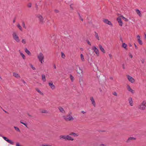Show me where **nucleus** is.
<instances>
[{
	"label": "nucleus",
	"instance_id": "nucleus-16",
	"mask_svg": "<svg viewBox=\"0 0 146 146\" xmlns=\"http://www.w3.org/2000/svg\"><path fill=\"white\" fill-rule=\"evenodd\" d=\"M99 47L100 48V50L102 52L104 53H105L106 52L105 50H104V48L102 47V46L100 44L99 45Z\"/></svg>",
	"mask_w": 146,
	"mask_h": 146
},
{
	"label": "nucleus",
	"instance_id": "nucleus-40",
	"mask_svg": "<svg viewBox=\"0 0 146 146\" xmlns=\"http://www.w3.org/2000/svg\"><path fill=\"white\" fill-rule=\"evenodd\" d=\"M87 42L88 44L90 46H91V44L90 43V42L88 40H87Z\"/></svg>",
	"mask_w": 146,
	"mask_h": 146
},
{
	"label": "nucleus",
	"instance_id": "nucleus-34",
	"mask_svg": "<svg viewBox=\"0 0 146 146\" xmlns=\"http://www.w3.org/2000/svg\"><path fill=\"white\" fill-rule=\"evenodd\" d=\"M61 54H62V57L63 58H64L65 57V54L63 52L61 53Z\"/></svg>",
	"mask_w": 146,
	"mask_h": 146
},
{
	"label": "nucleus",
	"instance_id": "nucleus-37",
	"mask_svg": "<svg viewBox=\"0 0 146 146\" xmlns=\"http://www.w3.org/2000/svg\"><path fill=\"white\" fill-rule=\"evenodd\" d=\"M20 123L22 124H23V125H25L26 127H27V124L25 123H23V122H22L21 121H20Z\"/></svg>",
	"mask_w": 146,
	"mask_h": 146
},
{
	"label": "nucleus",
	"instance_id": "nucleus-8",
	"mask_svg": "<svg viewBox=\"0 0 146 146\" xmlns=\"http://www.w3.org/2000/svg\"><path fill=\"white\" fill-rule=\"evenodd\" d=\"M127 77L128 80L131 82L133 83L135 82V80L132 77H131L129 75H127Z\"/></svg>",
	"mask_w": 146,
	"mask_h": 146
},
{
	"label": "nucleus",
	"instance_id": "nucleus-32",
	"mask_svg": "<svg viewBox=\"0 0 146 146\" xmlns=\"http://www.w3.org/2000/svg\"><path fill=\"white\" fill-rule=\"evenodd\" d=\"M41 112L42 113H48V112L46 110H42Z\"/></svg>",
	"mask_w": 146,
	"mask_h": 146
},
{
	"label": "nucleus",
	"instance_id": "nucleus-15",
	"mask_svg": "<svg viewBox=\"0 0 146 146\" xmlns=\"http://www.w3.org/2000/svg\"><path fill=\"white\" fill-rule=\"evenodd\" d=\"M138 38V42L139 44L140 45H142L143 44V42L140 39V36L139 35H138L137 36Z\"/></svg>",
	"mask_w": 146,
	"mask_h": 146
},
{
	"label": "nucleus",
	"instance_id": "nucleus-12",
	"mask_svg": "<svg viewBox=\"0 0 146 146\" xmlns=\"http://www.w3.org/2000/svg\"><path fill=\"white\" fill-rule=\"evenodd\" d=\"M127 89L129 91L131 92L132 94H134L135 93L134 90H133L130 87V86L128 85L127 86Z\"/></svg>",
	"mask_w": 146,
	"mask_h": 146
},
{
	"label": "nucleus",
	"instance_id": "nucleus-17",
	"mask_svg": "<svg viewBox=\"0 0 146 146\" xmlns=\"http://www.w3.org/2000/svg\"><path fill=\"white\" fill-rule=\"evenodd\" d=\"M128 100L129 102V103L130 104V105L131 106H132L133 105V101L132 100V98H131L130 97L128 99Z\"/></svg>",
	"mask_w": 146,
	"mask_h": 146
},
{
	"label": "nucleus",
	"instance_id": "nucleus-19",
	"mask_svg": "<svg viewBox=\"0 0 146 146\" xmlns=\"http://www.w3.org/2000/svg\"><path fill=\"white\" fill-rule=\"evenodd\" d=\"M58 109L59 110L60 112L62 113H64L65 111L64 110V109L61 107H60L58 108Z\"/></svg>",
	"mask_w": 146,
	"mask_h": 146
},
{
	"label": "nucleus",
	"instance_id": "nucleus-55",
	"mask_svg": "<svg viewBox=\"0 0 146 146\" xmlns=\"http://www.w3.org/2000/svg\"><path fill=\"white\" fill-rule=\"evenodd\" d=\"M54 69H56V66L55 64H54Z\"/></svg>",
	"mask_w": 146,
	"mask_h": 146
},
{
	"label": "nucleus",
	"instance_id": "nucleus-26",
	"mask_svg": "<svg viewBox=\"0 0 146 146\" xmlns=\"http://www.w3.org/2000/svg\"><path fill=\"white\" fill-rule=\"evenodd\" d=\"M127 46V45L125 43H124L122 44V47L125 48L126 50H127V49L126 48Z\"/></svg>",
	"mask_w": 146,
	"mask_h": 146
},
{
	"label": "nucleus",
	"instance_id": "nucleus-38",
	"mask_svg": "<svg viewBox=\"0 0 146 146\" xmlns=\"http://www.w3.org/2000/svg\"><path fill=\"white\" fill-rule=\"evenodd\" d=\"M78 15L79 16V17H80V19L82 21H83V19L82 18H81V17L80 15V14L79 13H78Z\"/></svg>",
	"mask_w": 146,
	"mask_h": 146
},
{
	"label": "nucleus",
	"instance_id": "nucleus-51",
	"mask_svg": "<svg viewBox=\"0 0 146 146\" xmlns=\"http://www.w3.org/2000/svg\"><path fill=\"white\" fill-rule=\"evenodd\" d=\"M81 113H83V114H84V113H86V112L84 111H81Z\"/></svg>",
	"mask_w": 146,
	"mask_h": 146
},
{
	"label": "nucleus",
	"instance_id": "nucleus-31",
	"mask_svg": "<svg viewBox=\"0 0 146 146\" xmlns=\"http://www.w3.org/2000/svg\"><path fill=\"white\" fill-rule=\"evenodd\" d=\"M22 25H23V28L25 29H26V27L25 26V22L24 21H23L22 22Z\"/></svg>",
	"mask_w": 146,
	"mask_h": 146
},
{
	"label": "nucleus",
	"instance_id": "nucleus-35",
	"mask_svg": "<svg viewBox=\"0 0 146 146\" xmlns=\"http://www.w3.org/2000/svg\"><path fill=\"white\" fill-rule=\"evenodd\" d=\"M31 3H29L28 5H27V6L28 7H29V8H30L31 7Z\"/></svg>",
	"mask_w": 146,
	"mask_h": 146
},
{
	"label": "nucleus",
	"instance_id": "nucleus-4",
	"mask_svg": "<svg viewBox=\"0 0 146 146\" xmlns=\"http://www.w3.org/2000/svg\"><path fill=\"white\" fill-rule=\"evenodd\" d=\"M12 36L13 39L17 42H19L20 40L18 36L17 35L16 33L14 32L12 34Z\"/></svg>",
	"mask_w": 146,
	"mask_h": 146
},
{
	"label": "nucleus",
	"instance_id": "nucleus-11",
	"mask_svg": "<svg viewBox=\"0 0 146 146\" xmlns=\"http://www.w3.org/2000/svg\"><path fill=\"white\" fill-rule=\"evenodd\" d=\"M117 21L119 23V25L120 26H122L123 25V22L121 18H118L117 19Z\"/></svg>",
	"mask_w": 146,
	"mask_h": 146
},
{
	"label": "nucleus",
	"instance_id": "nucleus-39",
	"mask_svg": "<svg viewBox=\"0 0 146 146\" xmlns=\"http://www.w3.org/2000/svg\"><path fill=\"white\" fill-rule=\"evenodd\" d=\"M113 94L115 96H117V93L116 92H114L113 93Z\"/></svg>",
	"mask_w": 146,
	"mask_h": 146
},
{
	"label": "nucleus",
	"instance_id": "nucleus-61",
	"mask_svg": "<svg viewBox=\"0 0 146 146\" xmlns=\"http://www.w3.org/2000/svg\"><path fill=\"white\" fill-rule=\"evenodd\" d=\"M81 73H82V70H81Z\"/></svg>",
	"mask_w": 146,
	"mask_h": 146
},
{
	"label": "nucleus",
	"instance_id": "nucleus-43",
	"mask_svg": "<svg viewBox=\"0 0 146 146\" xmlns=\"http://www.w3.org/2000/svg\"><path fill=\"white\" fill-rule=\"evenodd\" d=\"M31 68H32V69L33 70H35V68L34 67H33V65H31Z\"/></svg>",
	"mask_w": 146,
	"mask_h": 146
},
{
	"label": "nucleus",
	"instance_id": "nucleus-47",
	"mask_svg": "<svg viewBox=\"0 0 146 146\" xmlns=\"http://www.w3.org/2000/svg\"><path fill=\"white\" fill-rule=\"evenodd\" d=\"M109 56L111 59L112 58V56L111 54H109Z\"/></svg>",
	"mask_w": 146,
	"mask_h": 146
},
{
	"label": "nucleus",
	"instance_id": "nucleus-7",
	"mask_svg": "<svg viewBox=\"0 0 146 146\" xmlns=\"http://www.w3.org/2000/svg\"><path fill=\"white\" fill-rule=\"evenodd\" d=\"M92 50L95 52L97 56H98L99 55V50L95 46H94L92 48Z\"/></svg>",
	"mask_w": 146,
	"mask_h": 146
},
{
	"label": "nucleus",
	"instance_id": "nucleus-46",
	"mask_svg": "<svg viewBox=\"0 0 146 146\" xmlns=\"http://www.w3.org/2000/svg\"><path fill=\"white\" fill-rule=\"evenodd\" d=\"M38 93H39L41 95H44L43 93L42 92L40 91Z\"/></svg>",
	"mask_w": 146,
	"mask_h": 146
},
{
	"label": "nucleus",
	"instance_id": "nucleus-6",
	"mask_svg": "<svg viewBox=\"0 0 146 146\" xmlns=\"http://www.w3.org/2000/svg\"><path fill=\"white\" fill-rule=\"evenodd\" d=\"M3 139L5 140L6 141H7L8 143H10V144L13 145H14V143L11 140L8 139L7 137L3 136L2 137Z\"/></svg>",
	"mask_w": 146,
	"mask_h": 146
},
{
	"label": "nucleus",
	"instance_id": "nucleus-23",
	"mask_svg": "<svg viewBox=\"0 0 146 146\" xmlns=\"http://www.w3.org/2000/svg\"><path fill=\"white\" fill-rule=\"evenodd\" d=\"M19 51L20 53V54L21 56L24 59H25L26 58H25V55L21 52L20 50H19Z\"/></svg>",
	"mask_w": 146,
	"mask_h": 146
},
{
	"label": "nucleus",
	"instance_id": "nucleus-36",
	"mask_svg": "<svg viewBox=\"0 0 146 146\" xmlns=\"http://www.w3.org/2000/svg\"><path fill=\"white\" fill-rule=\"evenodd\" d=\"M122 19L124 20L125 21H128V20L126 18H125V17H124L122 16Z\"/></svg>",
	"mask_w": 146,
	"mask_h": 146
},
{
	"label": "nucleus",
	"instance_id": "nucleus-28",
	"mask_svg": "<svg viewBox=\"0 0 146 146\" xmlns=\"http://www.w3.org/2000/svg\"><path fill=\"white\" fill-rule=\"evenodd\" d=\"M81 56V60L82 61H84V56L82 54H81L80 55Z\"/></svg>",
	"mask_w": 146,
	"mask_h": 146
},
{
	"label": "nucleus",
	"instance_id": "nucleus-21",
	"mask_svg": "<svg viewBox=\"0 0 146 146\" xmlns=\"http://www.w3.org/2000/svg\"><path fill=\"white\" fill-rule=\"evenodd\" d=\"M42 80L44 82H45L46 80L45 76L44 74H42Z\"/></svg>",
	"mask_w": 146,
	"mask_h": 146
},
{
	"label": "nucleus",
	"instance_id": "nucleus-24",
	"mask_svg": "<svg viewBox=\"0 0 146 146\" xmlns=\"http://www.w3.org/2000/svg\"><path fill=\"white\" fill-rule=\"evenodd\" d=\"M38 17L39 18L40 22L42 23L43 22V18L42 16L41 15H39Z\"/></svg>",
	"mask_w": 146,
	"mask_h": 146
},
{
	"label": "nucleus",
	"instance_id": "nucleus-49",
	"mask_svg": "<svg viewBox=\"0 0 146 146\" xmlns=\"http://www.w3.org/2000/svg\"><path fill=\"white\" fill-rule=\"evenodd\" d=\"M129 56L131 58H132L133 57V56L132 55V54H129Z\"/></svg>",
	"mask_w": 146,
	"mask_h": 146
},
{
	"label": "nucleus",
	"instance_id": "nucleus-22",
	"mask_svg": "<svg viewBox=\"0 0 146 146\" xmlns=\"http://www.w3.org/2000/svg\"><path fill=\"white\" fill-rule=\"evenodd\" d=\"M25 51L26 53H27L28 54V55H31V52L27 48H25Z\"/></svg>",
	"mask_w": 146,
	"mask_h": 146
},
{
	"label": "nucleus",
	"instance_id": "nucleus-50",
	"mask_svg": "<svg viewBox=\"0 0 146 146\" xmlns=\"http://www.w3.org/2000/svg\"><path fill=\"white\" fill-rule=\"evenodd\" d=\"M123 69H125V66L124 64L123 65Z\"/></svg>",
	"mask_w": 146,
	"mask_h": 146
},
{
	"label": "nucleus",
	"instance_id": "nucleus-29",
	"mask_svg": "<svg viewBox=\"0 0 146 146\" xmlns=\"http://www.w3.org/2000/svg\"><path fill=\"white\" fill-rule=\"evenodd\" d=\"M14 128L16 131H18V132H20V130L19 129L18 127L15 126L14 127Z\"/></svg>",
	"mask_w": 146,
	"mask_h": 146
},
{
	"label": "nucleus",
	"instance_id": "nucleus-9",
	"mask_svg": "<svg viewBox=\"0 0 146 146\" xmlns=\"http://www.w3.org/2000/svg\"><path fill=\"white\" fill-rule=\"evenodd\" d=\"M103 21L106 24H108L110 25H111V26H112L113 25L111 23V22L108 21V19H104V20Z\"/></svg>",
	"mask_w": 146,
	"mask_h": 146
},
{
	"label": "nucleus",
	"instance_id": "nucleus-18",
	"mask_svg": "<svg viewBox=\"0 0 146 146\" xmlns=\"http://www.w3.org/2000/svg\"><path fill=\"white\" fill-rule=\"evenodd\" d=\"M13 75L15 77L17 78H20V76L18 74L16 73L15 72H13Z\"/></svg>",
	"mask_w": 146,
	"mask_h": 146
},
{
	"label": "nucleus",
	"instance_id": "nucleus-25",
	"mask_svg": "<svg viewBox=\"0 0 146 146\" xmlns=\"http://www.w3.org/2000/svg\"><path fill=\"white\" fill-rule=\"evenodd\" d=\"M95 37L98 40H99L100 38H99V37L98 36V34L96 32H95Z\"/></svg>",
	"mask_w": 146,
	"mask_h": 146
},
{
	"label": "nucleus",
	"instance_id": "nucleus-60",
	"mask_svg": "<svg viewBox=\"0 0 146 146\" xmlns=\"http://www.w3.org/2000/svg\"><path fill=\"white\" fill-rule=\"evenodd\" d=\"M80 50H82V51H83V49L82 48H80Z\"/></svg>",
	"mask_w": 146,
	"mask_h": 146
},
{
	"label": "nucleus",
	"instance_id": "nucleus-27",
	"mask_svg": "<svg viewBox=\"0 0 146 146\" xmlns=\"http://www.w3.org/2000/svg\"><path fill=\"white\" fill-rule=\"evenodd\" d=\"M70 78L72 82H73L74 81V77L71 74L70 75Z\"/></svg>",
	"mask_w": 146,
	"mask_h": 146
},
{
	"label": "nucleus",
	"instance_id": "nucleus-14",
	"mask_svg": "<svg viewBox=\"0 0 146 146\" xmlns=\"http://www.w3.org/2000/svg\"><path fill=\"white\" fill-rule=\"evenodd\" d=\"M90 100L91 101L92 104H93L94 107L96 106V103L94 99L92 97H90Z\"/></svg>",
	"mask_w": 146,
	"mask_h": 146
},
{
	"label": "nucleus",
	"instance_id": "nucleus-45",
	"mask_svg": "<svg viewBox=\"0 0 146 146\" xmlns=\"http://www.w3.org/2000/svg\"><path fill=\"white\" fill-rule=\"evenodd\" d=\"M134 46H135V48L136 49H137L138 48L137 47L136 44H134Z\"/></svg>",
	"mask_w": 146,
	"mask_h": 146
},
{
	"label": "nucleus",
	"instance_id": "nucleus-62",
	"mask_svg": "<svg viewBox=\"0 0 146 146\" xmlns=\"http://www.w3.org/2000/svg\"><path fill=\"white\" fill-rule=\"evenodd\" d=\"M129 46H131V44H129Z\"/></svg>",
	"mask_w": 146,
	"mask_h": 146
},
{
	"label": "nucleus",
	"instance_id": "nucleus-44",
	"mask_svg": "<svg viewBox=\"0 0 146 146\" xmlns=\"http://www.w3.org/2000/svg\"><path fill=\"white\" fill-rule=\"evenodd\" d=\"M16 146H23L20 145L19 143H17L16 144Z\"/></svg>",
	"mask_w": 146,
	"mask_h": 146
},
{
	"label": "nucleus",
	"instance_id": "nucleus-13",
	"mask_svg": "<svg viewBox=\"0 0 146 146\" xmlns=\"http://www.w3.org/2000/svg\"><path fill=\"white\" fill-rule=\"evenodd\" d=\"M49 86L52 90L54 89L55 88V86L53 84L52 82H50L48 83Z\"/></svg>",
	"mask_w": 146,
	"mask_h": 146
},
{
	"label": "nucleus",
	"instance_id": "nucleus-2",
	"mask_svg": "<svg viewBox=\"0 0 146 146\" xmlns=\"http://www.w3.org/2000/svg\"><path fill=\"white\" fill-rule=\"evenodd\" d=\"M146 108V101H144L139 106V108L141 110H144Z\"/></svg>",
	"mask_w": 146,
	"mask_h": 146
},
{
	"label": "nucleus",
	"instance_id": "nucleus-10",
	"mask_svg": "<svg viewBox=\"0 0 146 146\" xmlns=\"http://www.w3.org/2000/svg\"><path fill=\"white\" fill-rule=\"evenodd\" d=\"M136 139V138L134 137H129L127 140L126 142L127 143H129L131 141H133V140H135Z\"/></svg>",
	"mask_w": 146,
	"mask_h": 146
},
{
	"label": "nucleus",
	"instance_id": "nucleus-41",
	"mask_svg": "<svg viewBox=\"0 0 146 146\" xmlns=\"http://www.w3.org/2000/svg\"><path fill=\"white\" fill-rule=\"evenodd\" d=\"M35 90H36L38 92V93L40 92V90H39V89L37 88H35Z\"/></svg>",
	"mask_w": 146,
	"mask_h": 146
},
{
	"label": "nucleus",
	"instance_id": "nucleus-56",
	"mask_svg": "<svg viewBox=\"0 0 146 146\" xmlns=\"http://www.w3.org/2000/svg\"><path fill=\"white\" fill-rule=\"evenodd\" d=\"M42 146H51L50 145H42Z\"/></svg>",
	"mask_w": 146,
	"mask_h": 146
},
{
	"label": "nucleus",
	"instance_id": "nucleus-30",
	"mask_svg": "<svg viewBox=\"0 0 146 146\" xmlns=\"http://www.w3.org/2000/svg\"><path fill=\"white\" fill-rule=\"evenodd\" d=\"M17 27L21 31H22V27L19 24H18L17 25Z\"/></svg>",
	"mask_w": 146,
	"mask_h": 146
},
{
	"label": "nucleus",
	"instance_id": "nucleus-5",
	"mask_svg": "<svg viewBox=\"0 0 146 146\" xmlns=\"http://www.w3.org/2000/svg\"><path fill=\"white\" fill-rule=\"evenodd\" d=\"M38 58L41 63H42V60L44 58V56L43 54L42 53H40L38 56Z\"/></svg>",
	"mask_w": 146,
	"mask_h": 146
},
{
	"label": "nucleus",
	"instance_id": "nucleus-42",
	"mask_svg": "<svg viewBox=\"0 0 146 146\" xmlns=\"http://www.w3.org/2000/svg\"><path fill=\"white\" fill-rule=\"evenodd\" d=\"M54 12L56 13H59V11L58 10H56V9L54 10Z\"/></svg>",
	"mask_w": 146,
	"mask_h": 146
},
{
	"label": "nucleus",
	"instance_id": "nucleus-59",
	"mask_svg": "<svg viewBox=\"0 0 146 146\" xmlns=\"http://www.w3.org/2000/svg\"><path fill=\"white\" fill-rule=\"evenodd\" d=\"M71 5H70V7H71V8H72V9H73V8L71 6Z\"/></svg>",
	"mask_w": 146,
	"mask_h": 146
},
{
	"label": "nucleus",
	"instance_id": "nucleus-57",
	"mask_svg": "<svg viewBox=\"0 0 146 146\" xmlns=\"http://www.w3.org/2000/svg\"><path fill=\"white\" fill-rule=\"evenodd\" d=\"M3 111L6 113H8L7 112V111H5V110H3Z\"/></svg>",
	"mask_w": 146,
	"mask_h": 146
},
{
	"label": "nucleus",
	"instance_id": "nucleus-3",
	"mask_svg": "<svg viewBox=\"0 0 146 146\" xmlns=\"http://www.w3.org/2000/svg\"><path fill=\"white\" fill-rule=\"evenodd\" d=\"M71 113L67 115L66 116H63L64 119L66 121L73 120L74 118L70 115Z\"/></svg>",
	"mask_w": 146,
	"mask_h": 146
},
{
	"label": "nucleus",
	"instance_id": "nucleus-63",
	"mask_svg": "<svg viewBox=\"0 0 146 146\" xmlns=\"http://www.w3.org/2000/svg\"><path fill=\"white\" fill-rule=\"evenodd\" d=\"M145 37L146 39V34H145Z\"/></svg>",
	"mask_w": 146,
	"mask_h": 146
},
{
	"label": "nucleus",
	"instance_id": "nucleus-20",
	"mask_svg": "<svg viewBox=\"0 0 146 146\" xmlns=\"http://www.w3.org/2000/svg\"><path fill=\"white\" fill-rule=\"evenodd\" d=\"M135 11L137 13L140 17L141 16V14L140 12V11L138 9H136L135 10Z\"/></svg>",
	"mask_w": 146,
	"mask_h": 146
},
{
	"label": "nucleus",
	"instance_id": "nucleus-58",
	"mask_svg": "<svg viewBox=\"0 0 146 146\" xmlns=\"http://www.w3.org/2000/svg\"><path fill=\"white\" fill-rule=\"evenodd\" d=\"M110 79H111V80H113V78H112V77H110Z\"/></svg>",
	"mask_w": 146,
	"mask_h": 146
},
{
	"label": "nucleus",
	"instance_id": "nucleus-54",
	"mask_svg": "<svg viewBox=\"0 0 146 146\" xmlns=\"http://www.w3.org/2000/svg\"><path fill=\"white\" fill-rule=\"evenodd\" d=\"M13 23H14L15 22V18L13 20Z\"/></svg>",
	"mask_w": 146,
	"mask_h": 146
},
{
	"label": "nucleus",
	"instance_id": "nucleus-33",
	"mask_svg": "<svg viewBox=\"0 0 146 146\" xmlns=\"http://www.w3.org/2000/svg\"><path fill=\"white\" fill-rule=\"evenodd\" d=\"M22 42L24 44H25L26 43V40L24 39H22Z\"/></svg>",
	"mask_w": 146,
	"mask_h": 146
},
{
	"label": "nucleus",
	"instance_id": "nucleus-48",
	"mask_svg": "<svg viewBox=\"0 0 146 146\" xmlns=\"http://www.w3.org/2000/svg\"><path fill=\"white\" fill-rule=\"evenodd\" d=\"M73 134H75L73 132H72L69 134L70 135H73Z\"/></svg>",
	"mask_w": 146,
	"mask_h": 146
},
{
	"label": "nucleus",
	"instance_id": "nucleus-53",
	"mask_svg": "<svg viewBox=\"0 0 146 146\" xmlns=\"http://www.w3.org/2000/svg\"><path fill=\"white\" fill-rule=\"evenodd\" d=\"M22 82L24 83V84H25L26 83V82H25V81L23 80H22Z\"/></svg>",
	"mask_w": 146,
	"mask_h": 146
},
{
	"label": "nucleus",
	"instance_id": "nucleus-1",
	"mask_svg": "<svg viewBox=\"0 0 146 146\" xmlns=\"http://www.w3.org/2000/svg\"><path fill=\"white\" fill-rule=\"evenodd\" d=\"M59 138L60 139H64L65 141L67 140L73 141L74 140V139L73 138L68 135H61L59 136Z\"/></svg>",
	"mask_w": 146,
	"mask_h": 146
},
{
	"label": "nucleus",
	"instance_id": "nucleus-64",
	"mask_svg": "<svg viewBox=\"0 0 146 146\" xmlns=\"http://www.w3.org/2000/svg\"><path fill=\"white\" fill-rule=\"evenodd\" d=\"M77 73H78V74H80V73H79V72H77Z\"/></svg>",
	"mask_w": 146,
	"mask_h": 146
},
{
	"label": "nucleus",
	"instance_id": "nucleus-52",
	"mask_svg": "<svg viewBox=\"0 0 146 146\" xmlns=\"http://www.w3.org/2000/svg\"><path fill=\"white\" fill-rule=\"evenodd\" d=\"M74 134H73V135H74V136H77L78 135H77L75 133H74Z\"/></svg>",
	"mask_w": 146,
	"mask_h": 146
}]
</instances>
